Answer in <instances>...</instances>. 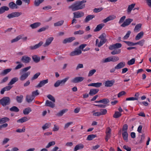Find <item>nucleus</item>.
Returning a JSON list of instances; mask_svg holds the SVG:
<instances>
[{
	"label": "nucleus",
	"instance_id": "a878e982",
	"mask_svg": "<svg viewBox=\"0 0 151 151\" xmlns=\"http://www.w3.org/2000/svg\"><path fill=\"white\" fill-rule=\"evenodd\" d=\"M109 102V100L107 99H104L98 101H96L95 102L98 103H102L104 104H106Z\"/></svg>",
	"mask_w": 151,
	"mask_h": 151
},
{
	"label": "nucleus",
	"instance_id": "6ab92c4d",
	"mask_svg": "<svg viewBox=\"0 0 151 151\" xmlns=\"http://www.w3.org/2000/svg\"><path fill=\"white\" fill-rule=\"evenodd\" d=\"M116 18V16L114 15L109 16L107 17L106 18L104 19L103 20V22L104 23H106L110 20H113V19H115Z\"/></svg>",
	"mask_w": 151,
	"mask_h": 151
},
{
	"label": "nucleus",
	"instance_id": "dca6fc26",
	"mask_svg": "<svg viewBox=\"0 0 151 151\" xmlns=\"http://www.w3.org/2000/svg\"><path fill=\"white\" fill-rule=\"evenodd\" d=\"M74 18H79L83 17L84 13L82 12H78L73 13Z\"/></svg>",
	"mask_w": 151,
	"mask_h": 151
},
{
	"label": "nucleus",
	"instance_id": "ddd939ff",
	"mask_svg": "<svg viewBox=\"0 0 151 151\" xmlns=\"http://www.w3.org/2000/svg\"><path fill=\"white\" fill-rule=\"evenodd\" d=\"M43 44L42 41L40 42L38 44L34 46H31L29 47L30 50H33L39 48Z\"/></svg>",
	"mask_w": 151,
	"mask_h": 151
},
{
	"label": "nucleus",
	"instance_id": "de8ad7c7",
	"mask_svg": "<svg viewBox=\"0 0 151 151\" xmlns=\"http://www.w3.org/2000/svg\"><path fill=\"white\" fill-rule=\"evenodd\" d=\"M10 110L12 111L18 112L19 111V109L16 106H13L10 109Z\"/></svg>",
	"mask_w": 151,
	"mask_h": 151
},
{
	"label": "nucleus",
	"instance_id": "7ed1b4c3",
	"mask_svg": "<svg viewBox=\"0 0 151 151\" xmlns=\"http://www.w3.org/2000/svg\"><path fill=\"white\" fill-rule=\"evenodd\" d=\"M106 35L105 33H103L99 37V38L101 39L100 42L98 45V46L99 47H101L106 42Z\"/></svg>",
	"mask_w": 151,
	"mask_h": 151
},
{
	"label": "nucleus",
	"instance_id": "a211bd4d",
	"mask_svg": "<svg viewBox=\"0 0 151 151\" xmlns=\"http://www.w3.org/2000/svg\"><path fill=\"white\" fill-rule=\"evenodd\" d=\"M75 40V38L74 37L66 38L63 40V44H66L67 43L70 42Z\"/></svg>",
	"mask_w": 151,
	"mask_h": 151
},
{
	"label": "nucleus",
	"instance_id": "c756f323",
	"mask_svg": "<svg viewBox=\"0 0 151 151\" xmlns=\"http://www.w3.org/2000/svg\"><path fill=\"white\" fill-rule=\"evenodd\" d=\"M84 147V145L81 144L77 145L74 147V151H77V150H81Z\"/></svg>",
	"mask_w": 151,
	"mask_h": 151
},
{
	"label": "nucleus",
	"instance_id": "cd10ccee",
	"mask_svg": "<svg viewBox=\"0 0 151 151\" xmlns=\"http://www.w3.org/2000/svg\"><path fill=\"white\" fill-rule=\"evenodd\" d=\"M29 119L27 116H24L21 119L18 120L17 122L18 123H23L27 121Z\"/></svg>",
	"mask_w": 151,
	"mask_h": 151
},
{
	"label": "nucleus",
	"instance_id": "aec40b11",
	"mask_svg": "<svg viewBox=\"0 0 151 151\" xmlns=\"http://www.w3.org/2000/svg\"><path fill=\"white\" fill-rule=\"evenodd\" d=\"M45 106H49L52 108H53L55 106V104L52 102L48 100H47L46 101L45 103Z\"/></svg>",
	"mask_w": 151,
	"mask_h": 151
},
{
	"label": "nucleus",
	"instance_id": "5fc2aeb1",
	"mask_svg": "<svg viewBox=\"0 0 151 151\" xmlns=\"http://www.w3.org/2000/svg\"><path fill=\"white\" fill-rule=\"evenodd\" d=\"M55 144V141H53L49 142L47 145L46 146V148H49L51 146L54 145Z\"/></svg>",
	"mask_w": 151,
	"mask_h": 151
},
{
	"label": "nucleus",
	"instance_id": "5701e85b",
	"mask_svg": "<svg viewBox=\"0 0 151 151\" xmlns=\"http://www.w3.org/2000/svg\"><path fill=\"white\" fill-rule=\"evenodd\" d=\"M102 83H92L88 85V86H92L96 88H99L101 86Z\"/></svg>",
	"mask_w": 151,
	"mask_h": 151
},
{
	"label": "nucleus",
	"instance_id": "423d86ee",
	"mask_svg": "<svg viewBox=\"0 0 151 151\" xmlns=\"http://www.w3.org/2000/svg\"><path fill=\"white\" fill-rule=\"evenodd\" d=\"M22 13L21 12H14L9 14L7 17L9 19H11L15 17H17L21 15Z\"/></svg>",
	"mask_w": 151,
	"mask_h": 151
},
{
	"label": "nucleus",
	"instance_id": "20e7f679",
	"mask_svg": "<svg viewBox=\"0 0 151 151\" xmlns=\"http://www.w3.org/2000/svg\"><path fill=\"white\" fill-rule=\"evenodd\" d=\"M69 78V77H68L62 80H58L54 84V86L55 87H57L59 86L60 85L61 86L64 85Z\"/></svg>",
	"mask_w": 151,
	"mask_h": 151
},
{
	"label": "nucleus",
	"instance_id": "ea45409f",
	"mask_svg": "<svg viewBox=\"0 0 151 151\" xmlns=\"http://www.w3.org/2000/svg\"><path fill=\"white\" fill-rule=\"evenodd\" d=\"M11 68H8L5 69L3 70L1 73V75H5L10 72L12 70Z\"/></svg>",
	"mask_w": 151,
	"mask_h": 151
},
{
	"label": "nucleus",
	"instance_id": "603ef678",
	"mask_svg": "<svg viewBox=\"0 0 151 151\" xmlns=\"http://www.w3.org/2000/svg\"><path fill=\"white\" fill-rule=\"evenodd\" d=\"M44 0H35V5L36 6H38Z\"/></svg>",
	"mask_w": 151,
	"mask_h": 151
},
{
	"label": "nucleus",
	"instance_id": "1a4fd4ad",
	"mask_svg": "<svg viewBox=\"0 0 151 151\" xmlns=\"http://www.w3.org/2000/svg\"><path fill=\"white\" fill-rule=\"evenodd\" d=\"M82 53L81 50L78 49H76L75 50L70 52V56H73L81 54Z\"/></svg>",
	"mask_w": 151,
	"mask_h": 151
},
{
	"label": "nucleus",
	"instance_id": "2eb2a0df",
	"mask_svg": "<svg viewBox=\"0 0 151 151\" xmlns=\"http://www.w3.org/2000/svg\"><path fill=\"white\" fill-rule=\"evenodd\" d=\"M53 37H50L46 39V42L43 45L44 47H46L49 45L53 40Z\"/></svg>",
	"mask_w": 151,
	"mask_h": 151
},
{
	"label": "nucleus",
	"instance_id": "58836bf2",
	"mask_svg": "<svg viewBox=\"0 0 151 151\" xmlns=\"http://www.w3.org/2000/svg\"><path fill=\"white\" fill-rule=\"evenodd\" d=\"M142 25V24H137L135 26V28L134 29V31L136 32H139L141 27Z\"/></svg>",
	"mask_w": 151,
	"mask_h": 151
},
{
	"label": "nucleus",
	"instance_id": "9d476101",
	"mask_svg": "<svg viewBox=\"0 0 151 151\" xmlns=\"http://www.w3.org/2000/svg\"><path fill=\"white\" fill-rule=\"evenodd\" d=\"M122 45L121 43H116L110 45L109 49L111 50H113L114 49L119 48L122 47Z\"/></svg>",
	"mask_w": 151,
	"mask_h": 151
},
{
	"label": "nucleus",
	"instance_id": "72a5a7b5",
	"mask_svg": "<svg viewBox=\"0 0 151 151\" xmlns=\"http://www.w3.org/2000/svg\"><path fill=\"white\" fill-rule=\"evenodd\" d=\"M95 17V16L94 15H88L87 16L85 19V22H88L89 21L91 20L93 18Z\"/></svg>",
	"mask_w": 151,
	"mask_h": 151
},
{
	"label": "nucleus",
	"instance_id": "f3484780",
	"mask_svg": "<svg viewBox=\"0 0 151 151\" xmlns=\"http://www.w3.org/2000/svg\"><path fill=\"white\" fill-rule=\"evenodd\" d=\"M99 91L98 89H91L90 90L89 94L90 96H93L96 94Z\"/></svg>",
	"mask_w": 151,
	"mask_h": 151
},
{
	"label": "nucleus",
	"instance_id": "4be33fe9",
	"mask_svg": "<svg viewBox=\"0 0 151 151\" xmlns=\"http://www.w3.org/2000/svg\"><path fill=\"white\" fill-rule=\"evenodd\" d=\"M41 25V23L37 22L31 24L30 25V27L32 29H34L39 27Z\"/></svg>",
	"mask_w": 151,
	"mask_h": 151
},
{
	"label": "nucleus",
	"instance_id": "09e8293b",
	"mask_svg": "<svg viewBox=\"0 0 151 151\" xmlns=\"http://www.w3.org/2000/svg\"><path fill=\"white\" fill-rule=\"evenodd\" d=\"M49 28V26H46L45 27H42L37 30V32H40L42 31H45L46 29H47Z\"/></svg>",
	"mask_w": 151,
	"mask_h": 151
},
{
	"label": "nucleus",
	"instance_id": "8fccbe9b",
	"mask_svg": "<svg viewBox=\"0 0 151 151\" xmlns=\"http://www.w3.org/2000/svg\"><path fill=\"white\" fill-rule=\"evenodd\" d=\"M51 124L50 123L45 124L42 127V129L43 130H45L49 128L51 126Z\"/></svg>",
	"mask_w": 151,
	"mask_h": 151
},
{
	"label": "nucleus",
	"instance_id": "473e14b6",
	"mask_svg": "<svg viewBox=\"0 0 151 151\" xmlns=\"http://www.w3.org/2000/svg\"><path fill=\"white\" fill-rule=\"evenodd\" d=\"M9 121V118L7 117H4L0 119V124L4 123Z\"/></svg>",
	"mask_w": 151,
	"mask_h": 151
},
{
	"label": "nucleus",
	"instance_id": "9b49d317",
	"mask_svg": "<svg viewBox=\"0 0 151 151\" xmlns=\"http://www.w3.org/2000/svg\"><path fill=\"white\" fill-rule=\"evenodd\" d=\"M133 19H132L128 18L125 20V21L122 24L121 26L124 27L129 25L130 23L133 21Z\"/></svg>",
	"mask_w": 151,
	"mask_h": 151
},
{
	"label": "nucleus",
	"instance_id": "a18cd8bd",
	"mask_svg": "<svg viewBox=\"0 0 151 151\" xmlns=\"http://www.w3.org/2000/svg\"><path fill=\"white\" fill-rule=\"evenodd\" d=\"M96 137V135L93 134L89 135L88 136L86 139L88 140H91Z\"/></svg>",
	"mask_w": 151,
	"mask_h": 151
},
{
	"label": "nucleus",
	"instance_id": "bf43d9fd",
	"mask_svg": "<svg viewBox=\"0 0 151 151\" xmlns=\"http://www.w3.org/2000/svg\"><path fill=\"white\" fill-rule=\"evenodd\" d=\"M47 97L49 99L52 101L54 103L55 102V98L51 95L49 94L47 96Z\"/></svg>",
	"mask_w": 151,
	"mask_h": 151
},
{
	"label": "nucleus",
	"instance_id": "39448f33",
	"mask_svg": "<svg viewBox=\"0 0 151 151\" xmlns=\"http://www.w3.org/2000/svg\"><path fill=\"white\" fill-rule=\"evenodd\" d=\"M30 73V72L29 71L22 74L19 77V80L22 81H24L27 78Z\"/></svg>",
	"mask_w": 151,
	"mask_h": 151
},
{
	"label": "nucleus",
	"instance_id": "338daca9",
	"mask_svg": "<svg viewBox=\"0 0 151 151\" xmlns=\"http://www.w3.org/2000/svg\"><path fill=\"white\" fill-rule=\"evenodd\" d=\"M106 135L105 137V139L106 142H107L108 139L110 138L111 136V134L106 133Z\"/></svg>",
	"mask_w": 151,
	"mask_h": 151
},
{
	"label": "nucleus",
	"instance_id": "6e6d98bb",
	"mask_svg": "<svg viewBox=\"0 0 151 151\" xmlns=\"http://www.w3.org/2000/svg\"><path fill=\"white\" fill-rule=\"evenodd\" d=\"M135 61V59L134 58H132L131 60L128 61L127 64L129 65H131L133 64Z\"/></svg>",
	"mask_w": 151,
	"mask_h": 151
},
{
	"label": "nucleus",
	"instance_id": "0eeeda50",
	"mask_svg": "<svg viewBox=\"0 0 151 151\" xmlns=\"http://www.w3.org/2000/svg\"><path fill=\"white\" fill-rule=\"evenodd\" d=\"M84 78L83 77H77L74 78L71 80V82L74 83H77L83 81Z\"/></svg>",
	"mask_w": 151,
	"mask_h": 151
},
{
	"label": "nucleus",
	"instance_id": "c9c22d12",
	"mask_svg": "<svg viewBox=\"0 0 151 151\" xmlns=\"http://www.w3.org/2000/svg\"><path fill=\"white\" fill-rule=\"evenodd\" d=\"M23 99V96L22 95H20V96H17L16 97V99L17 102L18 103H21Z\"/></svg>",
	"mask_w": 151,
	"mask_h": 151
},
{
	"label": "nucleus",
	"instance_id": "4468645a",
	"mask_svg": "<svg viewBox=\"0 0 151 151\" xmlns=\"http://www.w3.org/2000/svg\"><path fill=\"white\" fill-rule=\"evenodd\" d=\"M115 83V80H108L105 82V86L106 87H110L113 86Z\"/></svg>",
	"mask_w": 151,
	"mask_h": 151
},
{
	"label": "nucleus",
	"instance_id": "13d9d810",
	"mask_svg": "<svg viewBox=\"0 0 151 151\" xmlns=\"http://www.w3.org/2000/svg\"><path fill=\"white\" fill-rule=\"evenodd\" d=\"M21 38V37L20 36H19L16 37L15 38L12 39L11 41V43H13L16 42L20 40Z\"/></svg>",
	"mask_w": 151,
	"mask_h": 151
},
{
	"label": "nucleus",
	"instance_id": "e2e57ef3",
	"mask_svg": "<svg viewBox=\"0 0 151 151\" xmlns=\"http://www.w3.org/2000/svg\"><path fill=\"white\" fill-rule=\"evenodd\" d=\"M24 65L23 64H19L14 68V70H16L20 69Z\"/></svg>",
	"mask_w": 151,
	"mask_h": 151
},
{
	"label": "nucleus",
	"instance_id": "7c9ffc66",
	"mask_svg": "<svg viewBox=\"0 0 151 151\" xmlns=\"http://www.w3.org/2000/svg\"><path fill=\"white\" fill-rule=\"evenodd\" d=\"M34 99V98L31 95H27L26 97V101L28 103L31 102Z\"/></svg>",
	"mask_w": 151,
	"mask_h": 151
},
{
	"label": "nucleus",
	"instance_id": "bb28decb",
	"mask_svg": "<svg viewBox=\"0 0 151 151\" xmlns=\"http://www.w3.org/2000/svg\"><path fill=\"white\" fill-rule=\"evenodd\" d=\"M12 86H6L5 87L1 89L0 93L1 94H3L4 93V92L6 91H8L9 90L12 88Z\"/></svg>",
	"mask_w": 151,
	"mask_h": 151
},
{
	"label": "nucleus",
	"instance_id": "b1692460",
	"mask_svg": "<svg viewBox=\"0 0 151 151\" xmlns=\"http://www.w3.org/2000/svg\"><path fill=\"white\" fill-rule=\"evenodd\" d=\"M9 7L11 9H18V6L13 1L10 2L9 4Z\"/></svg>",
	"mask_w": 151,
	"mask_h": 151
},
{
	"label": "nucleus",
	"instance_id": "37998d69",
	"mask_svg": "<svg viewBox=\"0 0 151 151\" xmlns=\"http://www.w3.org/2000/svg\"><path fill=\"white\" fill-rule=\"evenodd\" d=\"M121 115L122 114L121 113H120L118 111H116L113 115V117L115 118H118L120 117Z\"/></svg>",
	"mask_w": 151,
	"mask_h": 151
},
{
	"label": "nucleus",
	"instance_id": "f257e3e1",
	"mask_svg": "<svg viewBox=\"0 0 151 151\" xmlns=\"http://www.w3.org/2000/svg\"><path fill=\"white\" fill-rule=\"evenodd\" d=\"M86 0L76 1L69 7V8L72 9H81L84 8Z\"/></svg>",
	"mask_w": 151,
	"mask_h": 151
},
{
	"label": "nucleus",
	"instance_id": "e433bc0d",
	"mask_svg": "<svg viewBox=\"0 0 151 151\" xmlns=\"http://www.w3.org/2000/svg\"><path fill=\"white\" fill-rule=\"evenodd\" d=\"M114 49V50L111 52V54L112 55L119 54L121 52V50L120 49Z\"/></svg>",
	"mask_w": 151,
	"mask_h": 151
},
{
	"label": "nucleus",
	"instance_id": "6e6552de",
	"mask_svg": "<svg viewBox=\"0 0 151 151\" xmlns=\"http://www.w3.org/2000/svg\"><path fill=\"white\" fill-rule=\"evenodd\" d=\"M21 60L23 63H28L31 61V58L25 55L22 57Z\"/></svg>",
	"mask_w": 151,
	"mask_h": 151
},
{
	"label": "nucleus",
	"instance_id": "4d7b16f0",
	"mask_svg": "<svg viewBox=\"0 0 151 151\" xmlns=\"http://www.w3.org/2000/svg\"><path fill=\"white\" fill-rule=\"evenodd\" d=\"M131 33L130 31H129L127 32L126 34L123 37V40H127L129 37V35Z\"/></svg>",
	"mask_w": 151,
	"mask_h": 151
},
{
	"label": "nucleus",
	"instance_id": "774afa93",
	"mask_svg": "<svg viewBox=\"0 0 151 151\" xmlns=\"http://www.w3.org/2000/svg\"><path fill=\"white\" fill-rule=\"evenodd\" d=\"M128 129V125L127 124H124L123 125L122 130L124 132H127V130Z\"/></svg>",
	"mask_w": 151,
	"mask_h": 151
},
{
	"label": "nucleus",
	"instance_id": "2f4dec72",
	"mask_svg": "<svg viewBox=\"0 0 151 151\" xmlns=\"http://www.w3.org/2000/svg\"><path fill=\"white\" fill-rule=\"evenodd\" d=\"M68 111V109H63L57 113L56 115L58 116H62L67 111Z\"/></svg>",
	"mask_w": 151,
	"mask_h": 151
},
{
	"label": "nucleus",
	"instance_id": "393cba45",
	"mask_svg": "<svg viewBox=\"0 0 151 151\" xmlns=\"http://www.w3.org/2000/svg\"><path fill=\"white\" fill-rule=\"evenodd\" d=\"M32 58L33 61L35 63H38L40 61V57L38 56L37 55H33L32 56Z\"/></svg>",
	"mask_w": 151,
	"mask_h": 151
},
{
	"label": "nucleus",
	"instance_id": "412c9836",
	"mask_svg": "<svg viewBox=\"0 0 151 151\" xmlns=\"http://www.w3.org/2000/svg\"><path fill=\"white\" fill-rule=\"evenodd\" d=\"M125 64L124 62H121L115 66V68L117 69L122 68L125 66Z\"/></svg>",
	"mask_w": 151,
	"mask_h": 151
},
{
	"label": "nucleus",
	"instance_id": "c03bdc74",
	"mask_svg": "<svg viewBox=\"0 0 151 151\" xmlns=\"http://www.w3.org/2000/svg\"><path fill=\"white\" fill-rule=\"evenodd\" d=\"M122 137L124 140L127 141L128 139V134L127 132H124L122 133Z\"/></svg>",
	"mask_w": 151,
	"mask_h": 151
},
{
	"label": "nucleus",
	"instance_id": "f03ea898",
	"mask_svg": "<svg viewBox=\"0 0 151 151\" xmlns=\"http://www.w3.org/2000/svg\"><path fill=\"white\" fill-rule=\"evenodd\" d=\"M11 103V99L9 97H4L0 99V104L3 106L9 105Z\"/></svg>",
	"mask_w": 151,
	"mask_h": 151
},
{
	"label": "nucleus",
	"instance_id": "c85d7f7f",
	"mask_svg": "<svg viewBox=\"0 0 151 151\" xmlns=\"http://www.w3.org/2000/svg\"><path fill=\"white\" fill-rule=\"evenodd\" d=\"M104 24L103 23L100 24L98 25L96 28L94 29V32H97L99 31L104 27Z\"/></svg>",
	"mask_w": 151,
	"mask_h": 151
},
{
	"label": "nucleus",
	"instance_id": "f704fd0d",
	"mask_svg": "<svg viewBox=\"0 0 151 151\" xmlns=\"http://www.w3.org/2000/svg\"><path fill=\"white\" fill-rule=\"evenodd\" d=\"M32 111L31 109L29 107L25 108L23 111V113L24 115L28 114Z\"/></svg>",
	"mask_w": 151,
	"mask_h": 151
},
{
	"label": "nucleus",
	"instance_id": "69168bd1",
	"mask_svg": "<svg viewBox=\"0 0 151 151\" xmlns=\"http://www.w3.org/2000/svg\"><path fill=\"white\" fill-rule=\"evenodd\" d=\"M107 112V110L106 109H101L100 112L101 115H105Z\"/></svg>",
	"mask_w": 151,
	"mask_h": 151
},
{
	"label": "nucleus",
	"instance_id": "0e129e2a",
	"mask_svg": "<svg viewBox=\"0 0 151 151\" xmlns=\"http://www.w3.org/2000/svg\"><path fill=\"white\" fill-rule=\"evenodd\" d=\"M59 129V127L58 125L56 124L54 125V127L53 128L52 130L54 132H56L58 131Z\"/></svg>",
	"mask_w": 151,
	"mask_h": 151
},
{
	"label": "nucleus",
	"instance_id": "79ce46f5",
	"mask_svg": "<svg viewBox=\"0 0 151 151\" xmlns=\"http://www.w3.org/2000/svg\"><path fill=\"white\" fill-rule=\"evenodd\" d=\"M111 62H116L119 60V57L117 56H110Z\"/></svg>",
	"mask_w": 151,
	"mask_h": 151
},
{
	"label": "nucleus",
	"instance_id": "a19ab883",
	"mask_svg": "<svg viewBox=\"0 0 151 151\" xmlns=\"http://www.w3.org/2000/svg\"><path fill=\"white\" fill-rule=\"evenodd\" d=\"M143 34L144 32H141L139 33L135 37V39L137 40H139L142 37Z\"/></svg>",
	"mask_w": 151,
	"mask_h": 151
},
{
	"label": "nucleus",
	"instance_id": "052dcab7",
	"mask_svg": "<svg viewBox=\"0 0 151 151\" xmlns=\"http://www.w3.org/2000/svg\"><path fill=\"white\" fill-rule=\"evenodd\" d=\"M38 91L37 90H36L35 91H33L32 92V96L34 98L36 96H37L39 94V93L38 92Z\"/></svg>",
	"mask_w": 151,
	"mask_h": 151
},
{
	"label": "nucleus",
	"instance_id": "4c0bfd02",
	"mask_svg": "<svg viewBox=\"0 0 151 151\" xmlns=\"http://www.w3.org/2000/svg\"><path fill=\"white\" fill-rule=\"evenodd\" d=\"M18 78L17 77H14L12 78L10 81L8 83V85H12L14 84L16 82L18 81Z\"/></svg>",
	"mask_w": 151,
	"mask_h": 151
},
{
	"label": "nucleus",
	"instance_id": "864d4df0",
	"mask_svg": "<svg viewBox=\"0 0 151 151\" xmlns=\"http://www.w3.org/2000/svg\"><path fill=\"white\" fill-rule=\"evenodd\" d=\"M40 73L38 72L35 74L31 79V80H33L37 78L40 75Z\"/></svg>",
	"mask_w": 151,
	"mask_h": 151
},
{
	"label": "nucleus",
	"instance_id": "49530a36",
	"mask_svg": "<svg viewBox=\"0 0 151 151\" xmlns=\"http://www.w3.org/2000/svg\"><path fill=\"white\" fill-rule=\"evenodd\" d=\"M63 20H61L54 23V25L55 27L60 26L63 25L64 23Z\"/></svg>",
	"mask_w": 151,
	"mask_h": 151
},
{
	"label": "nucleus",
	"instance_id": "f8f14e48",
	"mask_svg": "<svg viewBox=\"0 0 151 151\" xmlns=\"http://www.w3.org/2000/svg\"><path fill=\"white\" fill-rule=\"evenodd\" d=\"M48 82V79L41 81L35 87L37 88H41L44 86L45 84L47 83Z\"/></svg>",
	"mask_w": 151,
	"mask_h": 151
},
{
	"label": "nucleus",
	"instance_id": "3c124183",
	"mask_svg": "<svg viewBox=\"0 0 151 151\" xmlns=\"http://www.w3.org/2000/svg\"><path fill=\"white\" fill-rule=\"evenodd\" d=\"M96 70L95 69L90 70L88 73V76L89 77L92 76L96 72Z\"/></svg>",
	"mask_w": 151,
	"mask_h": 151
},
{
	"label": "nucleus",
	"instance_id": "680f3d73",
	"mask_svg": "<svg viewBox=\"0 0 151 151\" xmlns=\"http://www.w3.org/2000/svg\"><path fill=\"white\" fill-rule=\"evenodd\" d=\"M110 62H111L110 56L109 57L103 59L102 60V62L103 63H106Z\"/></svg>",
	"mask_w": 151,
	"mask_h": 151
}]
</instances>
